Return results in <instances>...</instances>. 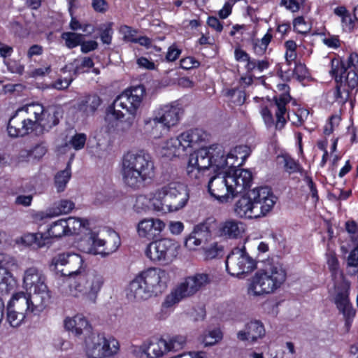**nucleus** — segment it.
I'll return each instance as SVG.
<instances>
[{"label":"nucleus","instance_id":"39","mask_svg":"<svg viewBox=\"0 0 358 358\" xmlns=\"http://www.w3.org/2000/svg\"><path fill=\"white\" fill-rule=\"evenodd\" d=\"M15 282L10 271L0 268V294H8L15 287Z\"/></svg>","mask_w":358,"mask_h":358},{"label":"nucleus","instance_id":"50","mask_svg":"<svg viewBox=\"0 0 358 358\" xmlns=\"http://www.w3.org/2000/svg\"><path fill=\"white\" fill-rule=\"evenodd\" d=\"M284 166L286 171L289 173L302 172L303 169L299 163L289 157H284Z\"/></svg>","mask_w":358,"mask_h":358},{"label":"nucleus","instance_id":"31","mask_svg":"<svg viewBox=\"0 0 358 358\" xmlns=\"http://www.w3.org/2000/svg\"><path fill=\"white\" fill-rule=\"evenodd\" d=\"M211 166L217 169H224L227 166V159L223 147L219 144H215L208 147Z\"/></svg>","mask_w":358,"mask_h":358},{"label":"nucleus","instance_id":"13","mask_svg":"<svg viewBox=\"0 0 358 358\" xmlns=\"http://www.w3.org/2000/svg\"><path fill=\"white\" fill-rule=\"evenodd\" d=\"M179 248V244L174 240L162 238L150 243L145 253L154 262L167 264L176 257Z\"/></svg>","mask_w":358,"mask_h":358},{"label":"nucleus","instance_id":"37","mask_svg":"<svg viewBox=\"0 0 358 358\" xmlns=\"http://www.w3.org/2000/svg\"><path fill=\"white\" fill-rule=\"evenodd\" d=\"M328 267L331 272V276L334 280V287H337V284L346 281L344 279L343 274L339 268V262L335 254H330L327 258Z\"/></svg>","mask_w":358,"mask_h":358},{"label":"nucleus","instance_id":"30","mask_svg":"<svg viewBox=\"0 0 358 358\" xmlns=\"http://www.w3.org/2000/svg\"><path fill=\"white\" fill-rule=\"evenodd\" d=\"M243 231V223L234 220H227L220 227V236L228 238H237Z\"/></svg>","mask_w":358,"mask_h":358},{"label":"nucleus","instance_id":"61","mask_svg":"<svg viewBox=\"0 0 358 358\" xmlns=\"http://www.w3.org/2000/svg\"><path fill=\"white\" fill-rule=\"evenodd\" d=\"M347 263L348 266H358V245L350 252Z\"/></svg>","mask_w":358,"mask_h":358},{"label":"nucleus","instance_id":"62","mask_svg":"<svg viewBox=\"0 0 358 358\" xmlns=\"http://www.w3.org/2000/svg\"><path fill=\"white\" fill-rule=\"evenodd\" d=\"M345 229L349 234L356 235L352 238L358 242V226L355 221H348L345 223Z\"/></svg>","mask_w":358,"mask_h":358},{"label":"nucleus","instance_id":"59","mask_svg":"<svg viewBox=\"0 0 358 358\" xmlns=\"http://www.w3.org/2000/svg\"><path fill=\"white\" fill-rule=\"evenodd\" d=\"M73 78H59L53 84V87L57 90H65L68 88L71 82L73 81Z\"/></svg>","mask_w":358,"mask_h":358},{"label":"nucleus","instance_id":"32","mask_svg":"<svg viewBox=\"0 0 358 358\" xmlns=\"http://www.w3.org/2000/svg\"><path fill=\"white\" fill-rule=\"evenodd\" d=\"M64 327L68 331H71L76 336H80L83 330L87 329L88 322L82 315H77L73 318L66 319Z\"/></svg>","mask_w":358,"mask_h":358},{"label":"nucleus","instance_id":"64","mask_svg":"<svg viewBox=\"0 0 358 358\" xmlns=\"http://www.w3.org/2000/svg\"><path fill=\"white\" fill-rule=\"evenodd\" d=\"M8 27L11 33L18 36H20V33L23 29L22 24L20 22L14 20L9 22Z\"/></svg>","mask_w":358,"mask_h":358},{"label":"nucleus","instance_id":"26","mask_svg":"<svg viewBox=\"0 0 358 358\" xmlns=\"http://www.w3.org/2000/svg\"><path fill=\"white\" fill-rule=\"evenodd\" d=\"M209 152L208 148H201L189 155V161L192 164L197 165L211 173L215 171V169L211 166Z\"/></svg>","mask_w":358,"mask_h":358},{"label":"nucleus","instance_id":"49","mask_svg":"<svg viewBox=\"0 0 358 358\" xmlns=\"http://www.w3.org/2000/svg\"><path fill=\"white\" fill-rule=\"evenodd\" d=\"M222 334L220 329H214L208 332L204 337L206 345H213L222 339Z\"/></svg>","mask_w":358,"mask_h":358},{"label":"nucleus","instance_id":"6","mask_svg":"<svg viewBox=\"0 0 358 358\" xmlns=\"http://www.w3.org/2000/svg\"><path fill=\"white\" fill-rule=\"evenodd\" d=\"M45 276L42 271L32 266L24 271L23 282L30 293H25L29 303H34L36 310H44L50 299V294L45 283Z\"/></svg>","mask_w":358,"mask_h":358},{"label":"nucleus","instance_id":"1","mask_svg":"<svg viewBox=\"0 0 358 358\" xmlns=\"http://www.w3.org/2000/svg\"><path fill=\"white\" fill-rule=\"evenodd\" d=\"M121 175L128 187L137 190L146 187L155 175L152 157L144 150L127 152L122 157Z\"/></svg>","mask_w":358,"mask_h":358},{"label":"nucleus","instance_id":"16","mask_svg":"<svg viewBox=\"0 0 358 358\" xmlns=\"http://www.w3.org/2000/svg\"><path fill=\"white\" fill-rule=\"evenodd\" d=\"M145 92L144 87L138 85L124 90L114 101L115 107L125 110L127 114H137L143 96Z\"/></svg>","mask_w":358,"mask_h":358},{"label":"nucleus","instance_id":"28","mask_svg":"<svg viewBox=\"0 0 358 358\" xmlns=\"http://www.w3.org/2000/svg\"><path fill=\"white\" fill-rule=\"evenodd\" d=\"M38 120L35 134L40 136L45 131H48L59 123V119L55 112L50 113L43 108V111Z\"/></svg>","mask_w":358,"mask_h":358},{"label":"nucleus","instance_id":"29","mask_svg":"<svg viewBox=\"0 0 358 358\" xmlns=\"http://www.w3.org/2000/svg\"><path fill=\"white\" fill-rule=\"evenodd\" d=\"M291 100L289 93H282L279 98H275V102L277 106V110L275 111L276 123L275 128L277 129H281L284 127L286 123V118L285 115L287 112L286 104L288 103Z\"/></svg>","mask_w":358,"mask_h":358},{"label":"nucleus","instance_id":"60","mask_svg":"<svg viewBox=\"0 0 358 358\" xmlns=\"http://www.w3.org/2000/svg\"><path fill=\"white\" fill-rule=\"evenodd\" d=\"M94 66V62L92 58L88 57H85L83 58L80 66H76L74 69V74L77 75L78 73H82V68H92Z\"/></svg>","mask_w":358,"mask_h":358},{"label":"nucleus","instance_id":"44","mask_svg":"<svg viewBox=\"0 0 358 358\" xmlns=\"http://www.w3.org/2000/svg\"><path fill=\"white\" fill-rule=\"evenodd\" d=\"M62 38L65 41L69 48H73L81 43L83 35L74 32H64L62 34Z\"/></svg>","mask_w":358,"mask_h":358},{"label":"nucleus","instance_id":"48","mask_svg":"<svg viewBox=\"0 0 358 358\" xmlns=\"http://www.w3.org/2000/svg\"><path fill=\"white\" fill-rule=\"evenodd\" d=\"M31 157L34 159L40 160L47 152L48 148L44 142L37 143L33 148L30 149Z\"/></svg>","mask_w":358,"mask_h":358},{"label":"nucleus","instance_id":"8","mask_svg":"<svg viewBox=\"0 0 358 358\" xmlns=\"http://www.w3.org/2000/svg\"><path fill=\"white\" fill-rule=\"evenodd\" d=\"M210 282V275L207 273H196L188 276L165 298L163 306L169 308L182 299L194 295L201 289Z\"/></svg>","mask_w":358,"mask_h":358},{"label":"nucleus","instance_id":"9","mask_svg":"<svg viewBox=\"0 0 358 358\" xmlns=\"http://www.w3.org/2000/svg\"><path fill=\"white\" fill-rule=\"evenodd\" d=\"M51 266L57 273L67 277L69 285L73 278H76L85 269L83 257L73 252L57 254L52 259Z\"/></svg>","mask_w":358,"mask_h":358},{"label":"nucleus","instance_id":"38","mask_svg":"<svg viewBox=\"0 0 358 358\" xmlns=\"http://www.w3.org/2000/svg\"><path fill=\"white\" fill-rule=\"evenodd\" d=\"M75 208V203L68 199H63L55 203L49 209L47 217L57 216L62 214H67Z\"/></svg>","mask_w":358,"mask_h":358},{"label":"nucleus","instance_id":"27","mask_svg":"<svg viewBox=\"0 0 358 358\" xmlns=\"http://www.w3.org/2000/svg\"><path fill=\"white\" fill-rule=\"evenodd\" d=\"M17 111L36 129L39 117L43 111V106L40 103H32L18 108Z\"/></svg>","mask_w":358,"mask_h":358},{"label":"nucleus","instance_id":"33","mask_svg":"<svg viewBox=\"0 0 358 358\" xmlns=\"http://www.w3.org/2000/svg\"><path fill=\"white\" fill-rule=\"evenodd\" d=\"M186 172L188 178L196 185L202 183L212 173L211 171H208L197 165L192 164L189 161H188Z\"/></svg>","mask_w":358,"mask_h":358},{"label":"nucleus","instance_id":"19","mask_svg":"<svg viewBox=\"0 0 358 358\" xmlns=\"http://www.w3.org/2000/svg\"><path fill=\"white\" fill-rule=\"evenodd\" d=\"M252 200L256 206L257 218L265 216L271 211L277 201V197L268 187H260L252 191Z\"/></svg>","mask_w":358,"mask_h":358},{"label":"nucleus","instance_id":"21","mask_svg":"<svg viewBox=\"0 0 358 358\" xmlns=\"http://www.w3.org/2000/svg\"><path fill=\"white\" fill-rule=\"evenodd\" d=\"M349 287L350 284L348 281H343L337 284V287H335L337 292L335 297V303L340 312L345 317L347 322L355 315V311L348 298Z\"/></svg>","mask_w":358,"mask_h":358},{"label":"nucleus","instance_id":"3","mask_svg":"<svg viewBox=\"0 0 358 358\" xmlns=\"http://www.w3.org/2000/svg\"><path fill=\"white\" fill-rule=\"evenodd\" d=\"M189 200L187 187L180 182L173 181L157 188L150 199L153 210L175 212L184 208Z\"/></svg>","mask_w":358,"mask_h":358},{"label":"nucleus","instance_id":"17","mask_svg":"<svg viewBox=\"0 0 358 358\" xmlns=\"http://www.w3.org/2000/svg\"><path fill=\"white\" fill-rule=\"evenodd\" d=\"M216 224L213 218H208L204 222L196 225L192 233L185 238V246L189 250H196V247L208 241Z\"/></svg>","mask_w":358,"mask_h":358},{"label":"nucleus","instance_id":"20","mask_svg":"<svg viewBox=\"0 0 358 358\" xmlns=\"http://www.w3.org/2000/svg\"><path fill=\"white\" fill-rule=\"evenodd\" d=\"M229 181L231 182L235 197L250 188L252 182L250 171L243 169H234L229 171Z\"/></svg>","mask_w":358,"mask_h":358},{"label":"nucleus","instance_id":"7","mask_svg":"<svg viewBox=\"0 0 358 358\" xmlns=\"http://www.w3.org/2000/svg\"><path fill=\"white\" fill-rule=\"evenodd\" d=\"M103 285V278L96 271L85 272V269L76 278L69 282V294L78 297L85 296L92 303H95L97 294Z\"/></svg>","mask_w":358,"mask_h":358},{"label":"nucleus","instance_id":"25","mask_svg":"<svg viewBox=\"0 0 358 358\" xmlns=\"http://www.w3.org/2000/svg\"><path fill=\"white\" fill-rule=\"evenodd\" d=\"M255 207L251 192L249 196H242L236 201L234 212L240 217L257 218Z\"/></svg>","mask_w":358,"mask_h":358},{"label":"nucleus","instance_id":"4","mask_svg":"<svg viewBox=\"0 0 358 358\" xmlns=\"http://www.w3.org/2000/svg\"><path fill=\"white\" fill-rule=\"evenodd\" d=\"M168 280L166 271L150 268L142 271L129 284L127 296L141 301L146 300L161 292Z\"/></svg>","mask_w":358,"mask_h":358},{"label":"nucleus","instance_id":"40","mask_svg":"<svg viewBox=\"0 0 358 358\" xmlns=\"http://www.w3.org/2000/svg\"><path fill=\"white\" fill-rule=\"evenodd\" d=\"M66 228H68V226L65 220L60 219L50 226L47 230L48 235L45 234V236H48V239L49 237L60 238L62 236L68 235Z\"/></svg>","mask_w":358,"mask_h":358},{"label":"nucleus","instance_id":"63","mask_svg":"<svg viewBox=\"0 0 358 358\" xmlns=\"http://www.w3.org/2000/svg\"><path fill=\"white\" fill-rule=\"evenodd\" d=\"M80 45L81 46V51L83 53H87L90 51L94 50L98 47V43L95 41H82Z\"/></svg>","mask_w":358,"mask_h":358},{"label":"nucleus","instance_id":"34","mask_svg":"<svg viewBox=\"0 0 358 358\" xmlns=\"http://www.w3.org/2000/svg\"><path fill=\"white\" fill-rule=\"evenodd\" d=\"M113 114L115 118L118 120L116 124L117 130L122 133H126L130 130L136 117V115L127 114L128 116L125 117L126 113L116 109H114Z\"/></svg>","mask_w":358,"mask_h":358},{"label":"nucleus","instance_id":"42","mask_svg":"<svg viewBox=\"0 0 358 358\" xmlns=\"http://www.w3.org/2000/svg\"><path fill=\"white\" fill-rule=\"evenodd\" d=\"M71 176L70 163L64 170L60 171L55 176V185L58 192H63Z\"/></svg>","mask_w":358,"mask_h":358},{"label":"nucleus","instance_id":"47","mask_svg":"<svg viewBox=\"0 0 358 358\" xmlns=\"http://www.w3.org/2000/svg\"><path fill=\"white\" fill-rule=\"evenodd\" d=\"M15 267V260L11 256L6 254H0V268L5 269L6 271H10Z\"/></svg>","mask_w":358,"mask_h":358},{"label":"nucleus","instance_id":"22","mask_svg":"<svg viewBox=\"0 0 358 358\" xmlns=\"http://www.w3.org/2000/svg\"><path fill=\"white\" fill-rule=\"evenodd\" d=\"M7 130L11 137L24 136L29 133H35V127L27 122L17 110L10 118Z\"/></svg>","mask_w":358,"mask_h":358},{"label":"nucleus","instance_id":"35","mask_svg":"<svg viewBox=\"0 0 358 358\" xmlns=\"http://www.w3.org/2000/svg\"><path fill=\"white\" fill-rule=\"evenodd\" d=\"M169 352L166 340L164 338L155 339L151 341L147 348L146 354L150 358H159Z\"/></svg>","mask_w":358,"mask_h":358},{"label":"nucleus","instance_id":"56","mask_svg":"<svg viewBox=\"0 0 358 358\" xmlns=\"http://www.w3.org/2000/svg\"><path fill=\"white\" fill-rule=\"evenodd\" d=\"M261 114H262V116L264 119V121L266 125L268 127H272L274 124V121H273V115H272V113L271 112V110H268V108L267 107H264L262 109Z\"/></svg>","mask_w":358,"mask_h":358},{"label":"nucleus","instance_id":"41","mask_svg":"<svg viewBox=\"0 0 358 358\" xmlns=\"http://www.w3.org/2000/svg\"><path fill=\"white\" fill-rule=\"evenodd\" d=\"M120 244V241L118 236L117 234L113 233L107 241L102 239L98 240V246H106L105 249L99 252V253H103L104 255L113 253L117 250Z\"/></svg>","mask_w":358,"mask_h":358},{"label":"nucleus","instance_id":"15","mask_svg":"<svg viewBox=\"0 0 358 358\" xmlns=\"http://www.w3.org/2000/svg\"><path fill=\"white\" fill-rule=\"evenodd\" d=\"M208 134L201 129H194L182 133L176 138H172L167 142L169 148H173L175 153L180 151H185L187 148H192L194 145L206 141Z\"/></svg>","mask_w":358,"mask_h":358},{"label":"nucleus","instance_id":"46","mask_svg":"<svg viewBox=\"0 0 358 358\" xmlns=\"http://www.w3.org/2000/svg\"><path fill=\"white\" fill-rule=\"evenodd\" d=\"M64 220L68 226V228H66L68 234H76L82 227H85V222L79 218L69 217Z\"/></svg>","mask_w":358,"mask_h":358},{"label":"nucleus","instance_id":"54","mask_svg":"<svg viewBox=\"0 0 358 358\" xmlns=\"http://www.w3.org/2000/svg\"><path fill=\"white\" fill-rule=\"evenodd\" d=\"M293 73L298 77L299 79H303L307 76L308 69L305 64L295 62V68L293 71Z\"/></svg>","mask_w":358,"mask_h":358},{"label":"nucleus","instance_id":"58","mask_svg":"<svg viewBox=\"0 0 358 358\" xmlns=\"http://www.w3.org/2000/svg\"><path fill=\"white\" fill-rule=\"evenodd\" d=\"M234 152L236 155V157H238L237 155H240V158L243 162L250 155L251 150L247 145H239L235 148Z\"/></svg>","mask_w":358,"mask_h":358},{"label":"nucleus","instance_id":"45","mask_svg":"<svg viewBox=\"0 0 358 358\" xmlns=\"http://www.w3.org/2000/svg\"><path fill=\"white\" fill-rule=\"evenodd\" d=\"M168 351H178L183 348L186 343V338L182 336H175L166 340Z\"/></svg>","mask_w":358,"mask_h":358},{"label":"nucleus","instance_id":"12","mask_svg":"<svg viewBox=\"0 0 358 358\" xmlns=\"http://www.w3.org/2000/svg\"><path fill=\"white\" fill-rule=\"evenodd\" d=\"M256 266L255 260L248 254L245 247L234 248L226 259L228 273L239 278L252 272Z\"/></svg>","mask_w":358,"mask_h":358},{"label":"nucleus","instance_id":"24","mask_svg":"<svg viewBox=\"0 0 358 358\" xmlns=\"http://www.w3.org/2000/svg\"><path fill=\"white\" fill-rule=\"evenodd\" d=\"M264 335L265 329L262 322L259 320H253L245 324L244 330L237 333V338L242 341L255 342L263 338Z\"/></svg>","mask_w":358,"mask_h":358},{"label":"nucleus","instance_id":"5","mask_svg":"<svg viewBox=\"0 0 358 358\" xmlns=\"http://www.w3.org/2000/svg\"><path fill=\"white\" fill-rule=\"evenodd\" d=\"M286 280V271L278 262L268 263L252 277L248 292L255 296L273 293Z\"/></svg>","mask_w":358,"mask_h":358},{"label":"nucleus","instance_id":"23","mask_svg":"<svg viewBox=\"0 0 358 358\" xmlns=\"http://www.w3.org/2000/svg\"><path fill=\"white\" fill-rule=\"evenodd\" d=\"M164 227L165 224L159 219H144L138 224L137 231L141 237L152 240L157 238Z\"/></svg>","mask_w":358,"mask_h":358},{"label":"nucleus","instance_id":"51","mask_svg":"<svg viewBox=\"0 0 358 358\" xmlns=\"http://www.w3.org/2000/svg\"><path fill=\"white\" fill-rule=\"evenodd\" d=\"M101 104V99L96 94L87 97L85 101L86 110L94 113Z\"/></svg>","mask_w":358,"mask_h":358},{"label":"nucleus","instance_id":"11","mask_svg":"<svg viewBox=\"0 0 358 358\" xmlns=\"http://www.w3.org/2000/svg\"><path fill=\"white\" fill-rule=\"evenodd\" d=\"M88 358H106L116 355L119 343L114 338L107 339L103 335L91 333L85 340Z\"/></svg>","mask_w":358,"mask_h":358},{"label":"nucleus","instance_id":"57","mask_svg":"<svg viewBox=\"0 0 358 358\" xmlns=\"http://www.w3.org/2000/svg\"><path fill=\"white\" fill-rule=\"evenodd\" d=\"M294 27L299 33H306L308 30V27L303 17H298L294 20Z\"/></svg>","mask_w":358,"mask_h":358},{"label":"nucleus","instance_id":"36","mask_svg":"<svg viewBox=\"0 0 358 358\" xmlns=\"http://www.w3.org/2000/svg\"><path fill=\"white\" fill-rule=\"evenodd\" d=\"M98 240L96 235L91 232L78 243V247L85 253L94 255L99 253L96 248L98 246Z\"/></svg>","mask_w":358,"mask_h":358},{"label":"nucleus","instance_id":"52","mask_svg":"<svg viewBox=\"0 0 358 358\" xmlns=\"http://www.w3.org/2000/svg\"><path fill=\"white\" fill-rule=\"evenodd\" d=\"M86 141V135L84 134H77L72 137L70 144L76 150H80L85 145Z\"/></svg>","mask_w":358,"mask_h":358},{"label":"nucleus","instance_id":"53","mask_svg":"<svg viewBox=\"0 0 358 358\" xmlns=\"http://www.w3.org/2000/svg\"><path fill=\"white\" fill-rule=\"evenodd\" d=\"M199 64L200 63L192 57H187L180 60V67L186 70L196 68Z\"/></svg>","mask_w":358,"mask_h":358},{"label":"nucleus","instance_id":"2","mask_svg":"<svg viewBox=\"0 0 358 358\" xmlns=\"http://www.w3.org/2000/svg\"><path fill=\"white\" fill-rule=\"evenodd\" d=\"M358 64V54L351 53L348 59V65L343 61L333 59L331 62L330 74L334 78L336 86L328 92L332 96V101L344 104L355 90H358V74L356 66Z\"/></svg>","mask_w":358,"mask_h":358},{"label":"nucleus","instance_id":"55","mask_svg":"<svg viewBox=\"0 0 358 358\" xmlns=\"http://www.w3.org/2000/svg\"><path fill=\"white\" fill-rule=\"evenodd\" d=\"M112 34L113 30L111 28V25L108 24L107 27L104 29L100 34V38L102 43L107 45L110 44L112 41Z\"/></svg>","mask_w":358,"mask_h":358},{"label":"nucleus","instance_id":"18","mask_svg":"<svg viewBox=\"0 0 358 358\" xmlns=\"http://www.w3.org/2000/svg\"><path fill=\"white\" fill-rule=\"evenodd\" d=\"M182 113V110L178 105H164L159 109L152 119V124L155 127L161 124L163 129L168 131L171 127L178 123Z\"/></svg>","mask_w":358,"mask_h":358},{"label":"nucleus","instance_id":"43","mask_svg":"<svg viewBox=\"0 0 358 358\" xmlns=\"http://www.w3.org/2000/svg\"><path fill=\"white\" fill-rule=\"evenodd\" d=\"M22 240L27 245H36L37 247L41 248L48 243V236L43 233L27 234L23 236Z\"/></svg>","mask_w":358,"mask_h":358},{"label":"nucleus","instance_id":"14","mask_svg":"<svg viewBox=\"0 0 358 358\" xmlns=\"http://www.w3.org/2000/svg\"><path fill=\"white\" fill-rule=\"evenodd\" d=\"M208 178L209 194L222 203H227L235 198L228 171H213Z\"/></svg>","mask_w":358,"mask_h":358},{"label":"nucleus","instance_id":"10","mask_svg":"<svg viewBox=\"0 0 358 358\" xmlns=\"http://www.w3.org/2000/svg\"><path fill=\"white\" fill-rule=\"evenodd\" d=\"M43 310H36L34 303H29L24 292L13 295L8 304L7 320L13 327H19L26 316L31 314L38 315Z\"/></svg>","mask_w":358,"mask_h":358}]
</instances>
